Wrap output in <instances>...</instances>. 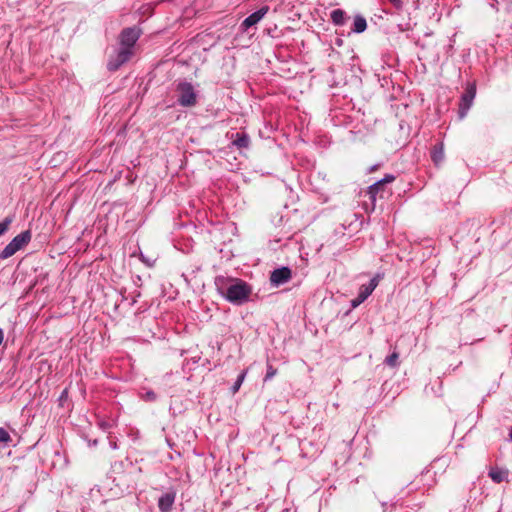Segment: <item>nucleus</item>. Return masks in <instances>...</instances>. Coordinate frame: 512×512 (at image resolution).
<instances>
[{"mask_svg":"<svg viewBox=\"0 0 512 512\" xmlns=\"http://www.w3.org/2000/svg\"><path fill=\"white\" fill-rule=\"evenodd\" d=\"M215 286L220 295L234 305L245 303L252 292L251 287L243 280L217 276Z\"/></svg>","mask_w":512,"mask_h":512,"instance_id":"f257e3e1","label":"nucleus"},{"mask_svg":"<svg viewBox=\"0 0 512 512\" xmlns=\"http://www.w3.org/2000/svg\"><path fill=\"white\" fill-rule=\"evenodd\" d=\"M31 237L32 235L29 230L23 231L15 236L0 252V259L4 260L13 256L31 241Z\"/></svg>","mask_w":512,"mask_h":512,"instance_id":"f03ea898","label":"nucleus"},{"mask_svg":"<svg viewBox=\"0 0 512 512\" xmlns=\"http://www.w3.org/2000/svg\"><path fill=\"white\" fill-rule=\"evenodd\" d=\"M178 103L183 107H191L196 104L197 95L191 83L180 82L177 85Z\"/></svg>","mask_w":512,"mask_h":512,"instance_id":"7ed1b4c3","label":"nucleus"},{"mask_svg":"<svg viewBox=\"0 0 512 512\" xmlns=\"http://www.w3.org/2000/svg\"><path fill=\"white\" fill-rule=\"evenodd\" d=\"M377 286L378 279L376 277L372 278L367 285H362L359 289L357 297L351 301V306L356 308L362 304L372 294Z\"/></svg>","mask_w":512,"mask_h":512,"instance_id":"20e7f679","label":"nucleus"},{"mask_svg":"<svg viewBox=\"0 0 512 512\" xmlns=\"http://www.w3.org/2000/svg\"><path fill=\"white\" fill-rule=\"evenodd\" d=\"M475 95H476V88L474 85H470L466 89L465 93L462 95L460 105H459V117L461 119H463L467 115L470 107L473 104Z\"/></svg>","mask_w":512,"mask_h":512,"instance_id":"39448f33","label":"nucleus"},{"mask_svg":"<svg viewBox=\"0 0 512 512\" xmlns=\"http://www.w3.org/2000/svg\"><path fill=\"white\" fill-rule=\"evenodd\" d=\"M268 11H269V7L263 6L260 9H258L257 11L250 14L241 23V26H240L241 30L243 32H246L250 27L258 24L264 18V16L268 13Z\"/></svg>","mask_w":512,"mask_h":512,"instance_id":"423d86ee","label":"nucleus"},{"mask_svg":"<svg viewBox=\"0 0 512 512\" xmlns=\"http://www.w3.org/2000/svg\"><path fill=\"white\" fill-rule=\"evenodd\" d=\"M132 56V48L127 46H121L116 58L108 62V69L110 71L117 70L122 64L127 62Z\"/></svg>","mask_w":512,"mask_h":512,"instance_id":"0eeeda50","label":"nucleus"},{"mask_svg":"<svg viewBox=\"0 0 512 512\" xmlns=\"http://www.w3.org/2000/svg\"><path fill=\"white\" fill-rule=\"evenodd\" d=\"M139 37H140L139 29H137L135 27L126 28L121 32L120 44H121V46H127V47L133 48V46L135 45V43L137 42Z\"/></svg>","mask_w":512,"mask_h":512,"instance_id":"6e6552de","label":"nucleus"},{"mask_svg":"<svg viewBox=\"0 0 512 512\" xmlns=\"http://www.w3.org/2000/svg\"><path fill=\"white\" fill-rule=\"evenodd\" d=\"M291 278V270L288 267H281L275 269L270 276V281L273 285L279 286L286 283Z\"/></svg>","mask_w":512,"mask_h":512,"instance_id":"1a4fd4ad","label":"nucleus"},{"mask_svg":"<svg viewBox=\"0 0 512 512\" xmlns=\"http://www.w3.org/2000/svg\"><path fill=\"white\" fill-rule=\"evenodd\" d=\"M175 499L176 492L174 490H170L161 495L158 499V508L160 512H170L175 502Z\"/></svg>","mask_w":512,"mask_h":512,"instance_id":"9d476101","label":"nucleus"},{"mask_svg":"<svg viewBox=\"0 0 512 512\" xmlns=\"http://www.w3.org/2000/svg\"><path fill=\"white\" fill-rule=\"evenodd\" d=\"M444 145L443 143H438L434 145L431 150V159L435 165H440L444 161Z\"/></svg>","mask_w":512,"mask_h":512,"instance_id":"9b49d317","label":"nucleus"},{"mask_svg":"<svg viewBox=\"0 0 512 512\" xmlns=\"http://www.w3.org/2000/svg\"><path fill=\"white\" fill-rule=\"evenodd\" d=\"M250 144V138L246 133H236L233 139V145L237 148H248Z\"/></svg>","mask_w":512,"mask_h":512,"instance_id":"f8f14e48","label":"nucleus"},{"mask_svg":"<svg viewBox=\"0 0 512 512\" xmlns=\"http://www.w3.org/2000/svg\"><path fill=\"white\" fill-rule=\"evenodd\" d=\"M489 476L495 483H501L507 481L508 471L503 469H492L489 472Z\"/></svg>","mask_w":512,"mask_h":512,"instance_id":"ddd939ff","label":"nucleus"},{"mask_svg":"<svg viewBox=\"0 0 512 512\" xmlns=\"http://www.w3.org/2000/svg\"><path fill=\"white\" fill-rule=\"evenodd\" d=\"M367 28L366 19L360 15L355 16L352 31L354 33H362Z\"/></svg>","mask_w":512,"mask_h":512,"instance_id":"4468645a","label":"nucleus"},{"mask_svg":"<svg viewBox=\"0 0 512 512\" xmlns=\"http://www.w3.org/2000/svg\"><path fill=\"white\" fill-rule=\"evenodd\" d=\"M331 20L337 26L343 25L345 21V12L341 9L333 10L331 12Z\"/></svg>","mask_w":512,"mask_h":512,"instance_id":"2eb2a0df","label":"nucleus"},{"mask_svg":"<svg viewBox=\"0 0 512 512\" xmlns=\"http://www.w3.org/2000/svg\"><path fill=\"white\" fill-rule=\"evenodd\" d=\"M382 188L381 182L376 181L374 184L369 186L367 190V195L371 199L372 202H375L376 195L378 194L379 190Z\"/></svg>","mask_w":512,"mask_h":512,"instance_id":"dca6fc26","label":"nucleus"},{"mask_svg":"<svg viewBox=\"0 0 512 512\" xmlns=\"http://www.w3.org/2000/svg\"><path fill=\"white\" fill-rule=\"evenodd\" d=\"M399 354L394 351L391 355L387 356L385 359V364H387L390 367L396 368L399 366Z\"/></svg>","mask_w":512,"mask_h":512,"instance_id":"f3484780","label":"nucleus"},{"mask_svg":"<svg viewBox=\"0 0 512 512\" xmlns=\"http://www.w3.org/2000/svg\"><path fill=\"white\" fill-rule=\"evenodd\" d=\"M247 371H242L239 376L237 377V380L235 381L234 385L232 386V392L236 393L240 389L245 377H246Z\"/></svg>","mask_w":512,"mask_h":512,"instance_id":"a211bd4d","label":"nucleus"},{"mask_svg":"<svg viewBox=\"0 0 512 512\" xmlns=\"http://www.w3.org/2000/svg\"><path fill=\"white\" fill-rule=\"evenodd\" d=\"M13 219L11 217H6L3 221L0 222V236H2L11 225Z\"/></svg>","mask_w":512,"mask_h":512,"instance_id":"6ab92c4d","label":"nucleus"},{"mask_svg":"<svg viewBox=\"0 0 512 512\" xmlns=\"http://www.w3.org/2000/svg\"><path fill=\"white\" fill-rule=\"evenodd\" d=\"M11 441L10 434L4 429L0 427V444L1 443H8Z\"/></svg>","mask_w":512,"mask_h":512,"instance_id":"aec40b11","label":"nucleus"},{"mask_svg":"<svg viewBox=\"0 0 512 512\" xmlns=\"http://www.w3.org/2000/svg\"><path fill=\"white\" fill-rule=\"evenodd\" d=\"M276 375V369H274L271 365L267 367V372L265 375V381L272 379Z\"/></svg>","mask_w":512,"mask_h":512,"instance_id":"412c9836","label":"nucleus"},{"mask_svg":"<svg viewBox=\"0 0 512 512\" xmlns=\"http://www.w3.org/2000/svg\"><path fill=\"white\" fill-rule=\"evenodd\" d=\"M143 399L146 401H154V400H156V394L153 391H147L143 395Z\"/></svg>","mask_w":512,"mask_h":512,"instance_id":"4be33fe9","label":"nucleus"},{"mask_svg":"<svg viewBox=\"0 0 512 512\" xmlns=\"http://www.w3.org/2000/svg\"><path fill=\"white\" fill-rule=\"evenodd\" d=\"M394 180H395V177L393 175H391V174H388L383 179L378 180V181L381 182V185L383 186L384 184L391 183Z\"/></svg>","mask_w":512,"mask_h":512,"instance_id":"5701e85b","label":"nucleus"},{"mask_svg":"<svg viewBox=\"0 0 512 512\" xmlns=\"http://www.w3.org/2000/svg\"><path fill=\"white\" fill-rule=\"evenodd\" d=\"M396 9L402 8V0H388Z\"/></svg>","mask_w":512,"mask_h":512,"instance_id":"b1692460","label":"nucleus"},{"mask_svg":"<svg viewBox=\"0 0 512 512\" xmlns=\"http://www.w3.org/2000/svg\"><path fill=\"white\" fill-rule=\"evenodd\" d=\"M3 339H4V333H3V330L0 328V345L3 342Z\"/></svg>","mask_w":512,"mask_h":512,"instance_id":"393cba45","label":"nucleus"},{"mask_svg":"<svg viewBox=\"0 0 512 512\" xmlns=\"http://www.w3.org/2000/svg\"><path fill=\"white\" fill-rule=\"evenodd\" d=\"M101 427L103 429H107L109 427V424L103 422V423H101Z\"/></svg>","mask_w":512,"mask_h":512,"instance_id":"a878e982","label":"nucleus"},{"mask_svg":"<svg viewBox=\"0 0 512 512\" xmlns=\"http://www.w3.org/2000/svg\"><path fill=\"white\" fill-rule=\"evenodd\" d=\"M66 393H67V391H66V390H64V391H63V393H62V397H65V394H66Z\"/></svg>","mask_w":512,"mask_h":512,"instance_id":"bb28decb","label":"nucleus"},{"mask_svg":"<svg viewBox=\"0 0 512 512\" xmlns=\"http://www.w3.org/2000/svg\"><path fill=\"white\" fill-rule=\"evenodd\" d=\"M377 166H373L371 167V171H374L376 169Z\"/></svg>","mask_w":512,"mask_h":512,"instance_id":"cd10ccee","label":"nucleus"}]
</instances>
